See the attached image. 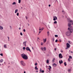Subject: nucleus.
Listing matches in <instances>:
<instances>
[{
  "label": "nucleus",
  "mask_w": 73,
  "mask_h": 73,
  "mask_svg": "<svg viewBox=\"0 0 73 73\" xmlns=\"http://www.w3.org/2000/svg\"><path fill=\"white\" fill-rule=\"evenodd\" d=\"M72 24L73 25V21L71 20L69 22V23H68V31H69L71 33H72L73 32V27L71 25Z\"/></svg>",
  "instance_id": "1"
},
{
  "label": "nucleus",
  "mask_w": 73,
  "mask_h": 73,
  "mask_svg": "<svg viewBox=\"0 0 73 73\" xmlns=\"http://www.w3.org/2000/svg\"><path fill=\"white\" fill-rule=\"evenodd\" d=\"M21 56L24 60H28V56L25 54H21Z\"/></svg>",
  "instance_id": "2"
},
{
  "label": "nucleus",
  "mask_w": 73,
  "mask_h": 73,
  "mask_svg": "<svg viewBox=\"0 0 73 73\" xmlns=\"http://www.w3.org/2000/svg\"><path fill=\"white\" fill-rule=\"evenodd\" d=\"M21 64L22 65V66H25L26 64L24 62V61H21Z\"/></svg>",
  "instance_id": "3"
},
{
  "label": "nucleus",
  "mask_w": 73,
  "mask_h": 73,
  "mask_svg": "<svg viewBox=\"0 0 73 73\" xmlns=\"http://www.w3.org/2000/svg\"><path fill=\"white\" fill-rule=\"evenodd\" d=\"M67 48H66V49H67L68 48H70V45L69 43H67L66 44Z\"/></svg>",
  "instance_id": "4"
},
{
  "label": "nucleus",
  "mask_w": 73,
  "mask_h": 73,
  "mask_svg": "<svg viewBox=\"0 0 73 73\" xmlns=\"http://www.w3.org/2000/svg\"><path fill=\"white\" fill-rule=\"evenodd\" d=\"M66 35L67 36H69L70 35V33L69 31L66 32Z\"/></svg>",
  "instance_id": "5"
},
{
  "label": "nucleus",
  "mask_w": 73,
  "mask_h": 73,
  "mask_svg": "<svg viewBox=\"0 0 73 73\" xmlns=\"http://www.w3.org/2000/svg\"><path fill=\"white\" fill-rule=\"evenodd\" d=\"M59 57L60 58H62L63 57L61 54H59Z\"/></svg>",
  "instance_id": "6"
},
{
  "label": "nucleus",
  "mask_w": 73,
  "mask_h": 73,
  "mask_svg": "<svg viewBox=\"0 0 73 73\" xmlns=\"http://www.w3.org/2000/svg\"><path fill=\"white\" fill-rule=\"evenodd\" d=\"M26 49L27 50H28V51H29V52H31V50L30 49V48H29L28 47H27L26 48Z\"/></svg>",
  "instance_id": "7"
},
{
  "label": "nucleus",
  "mask_w": 73,
  "mask_h": 73,
  "mask_svg": "<svg viewBox=\"0 0 73 73\" xmlns=\"http://www.w3.org/2000/svg\"><path fill=\"white\" fill-rule=\"evenodd\" d=\"M53 18H54L53 19L54 21H55L56 20H57V17H56V16L53 17Z\"/></svg>",
  "instance_id": "8"
},
{
  "label": "nucleus",
  "mask_w": 73,
  "mask_h": 73,
  "mask_svg": "<svg viewBox=\"0 0 73 73\" xmlns=\"http://www.w3.org/2000/svg\"><path fill=\"white\" fill-rule=\"evenodd\" d=\"M67 71L68 72V73H69L70 72H71L72 71V70H71V68H68L67 70Z\"/></svg>",
  "instance_id": "9"
},
{
  "label": "nucleus",
  "mask_w": 73,
  "mask_h": 73,
  "mask_svg": "<svg viewBox=\"0 0 73 73\" xmlns=\"http://www.w3.org/2000/svg\"><path fill=\"white\" fill-rule=\"evenodd\" d=\"M43 42L44 43H45L46 42V38H45V39H43Z\"/></svg>",
  "instance_id": "10"
},
{
  "label": "nucleus",
  "mask_w": 73,
  "mask_h": 73,
  "mask_svg": "<svg viewBox=\"0 0 73 73\" xmlns=\"http://www.w3.org/2000/svg\"><path fill=\"white\" fill-rule=\"evenodd\" d=\"M59 63L60 64H62V63H63V61H62V60H61V61L59 60Z\"/></svg>",
  "instance_id": "11"
},
{
  "label": "nucleus",
  "mask_w": 73,
  "mask_h": 73,
  "mask_svg": "<svg viewBox=\"0 0 73 73\" xmlns=\"http://www.w3.org/2000/svg\"><path fill=\"white\" fill-rule=\"evenodd\" d=\"M3 26H0V30H3Z\"/></svg>",
  "instance_id": "12"
},
{
  "label": "nucleus",
  "mask_w": 73,
  "mask_h": 73,
  "mask_svg": "<svg viewBox=\"0 0 73 73\" xmlns=\"http://www.w3.org/2000/svg\"><path fill=\"white\" fill-rule=\"evenodd\" d=\"M26 42H27L26 41L25 42H24L23 44H24L26 46Z\"/></svg>",
  "instance_id": "13"
},
{
  "label": "nucleus",
  "mask_w": 73,
  "mask_h": 73,
  "mask_svg": "<svg viewBox=\"0 0 73 73\" xmlns=\"http://www.w3.org/2000/svg\"><path fill=\"white\" fill-rule=\"evenodd\" d=\"M18 12V9H17L15 10V13H16Z\"/></svg>",
  "instance_id": "14"
},
{
  "label": "nucleus",
  "mask_w": 73,
  "mask_h": 73,
  "mask_svg": "<svg viewBox=\"0 0 73 73\" xmlns=\"http://www.w3.org/2000/svg\"><path fill=\"white\" fill-rule=\"evenodd\" d=\"M4 47L5 48H7V45L6 44H4Z\"/></svg>",
  "instance_id": "15"
},
{
  "label": "nucleus",
  "mask_w": 73,
  "mask_h": 73,
  "mask_svg": "<svg viewBox=\"0 0 73 73\" xmlns=\"http://www.w3.org/2000/svg\"><path fill=\"white\" fill-rule=\"evenodd\" d=\"M35 70H38V68H37V66H36V67H35Z\"/></svg>",
  "instance_id": "16"
},
{
  "label": "nucleus",
  "mask_w": 73,
  "mask_h": 73,
  "mask_svg": "<svg viewBox=\"0 0 73 73\" xmlns=\"http://www.w3.org/2000/svg\"><path fill=\"white\" fill-rule=\"evenodd\" d=\"M47 36H49V31H47Z\"/></svg>",
  "instance_id": "17"
},
{
  "label": "nucleus",
  "mask_w": 73,
  "mask_h": 73,
  "mask_svg": "<svg viewBox=\"0 0 73 73\" xmlns=\"http://www.w3.org/2000/svg\"><path fill=\"white\" fill-rule=\"evenodd\" d=\"M46 63H47V64H48V63H49V60H47L46 61Z\"/></svg>",
  "instance_id": "18"
},
{
  "label": "nucleus",
  "mask_w": 73,
  "mask_h": 73,
  "mask_svg": "<svg viewBox=\"0 0 73 73\" xmlns=\"http://www.w3.org/2000/svg\"><path fill=\"white\" fill-rule=\"evenodd\" d=\"M0 62H3V59H1V60H0Z\"/></svg>",
  "instance_id": "19"
},
{
  "label": "nucleus",
  "mask_w": 73,
  "mask_h": 73,
  "mask_svg": "<svg viewBox=\"0 0 73 73\" xmlns=\"http://www.w3.org/2000/svg\"><path fill=\"white\" fill-rule=\"evenodd\" d=\"M54 60H55V58H53L52 60L53 62H54Z\"/></svg>",
  "instance_id": "20"
},
{
  "label": "nucleus",
  "mask_w": 73,
  "mask_h": 73,
  "mask_svg": "<svg viewBox=\"0 0 73 73\" xmlns=\"http://www.w3.org/2000/svg\"><path fill=\"white\" fill-rule=\"evenodd\" d=\"M16 3L15 2H14L13 3H12V5H15Z\"/></svg>",
  "instance_id": "21"
},
{
  "label": "nucleus",
  "mask_w": 73,
  "mask_h": 73,
  "mask_svg": "<svg viewBox=\"0 0 73 73\" xmlns=\"http://www.w3.org/2000/svg\"><path fill=\"white\" fill-rule=\"evenodd\" d=\"M41 50H44V48H43L42 47H41Z\"/></svg>",
  "instance_id": "22"
},
{
  "label": "nucleus",
  "mask_w": 73,
  "mask_h": 73,
  "mask_svg": "<svg viewBox=\"0 0 73 73\" xmlns=\"http://www.w3.org/2000/svg\"><path fill=\"white\" fill-rule=\"evenodd\" d=\"M57 21H55L54 22V24H57Z\"/></svg>",
  "instance_id": "23"
},
{
  "label": "nucleus",
  "mask_w": 73,
  "mask_h": 73,
  "mask_svg": "<svg viewBox=\"0 0 73 73\" xmlns=\"http://www.w3.org/2000/svg\"><path fill=\"white\" fill-rule=\"evenodd\" d=\"M23 50H25V47H24L23 48Z\"/></svg>",
  "instance_id": "24"
},
{
  "label": "nucleus",
  "mask_w": 73,
  "mask_h": 73,
  "mask_svg": "<svg viewBox=\"0 0 73 73\" xmlns=\"http://www.w3.org/2000/svg\"><path fill=\"white\" fill-rule=\"evenodd\" d=\"M48 67L49 68V69H52V67L50 66H49Z\"/></svg>",
  "instance_id": "25"
},
{
  "label": "nucleus",
  "mask_w": 73,
  "mask_h": 73,
  "mask_svg": "<svg viewBox=\"0 0 73 73\" xmlns=\"http://www.w3.org/2000/svg\"><path fill=\"white\" fill-rule=\"evenodd\" d=\"M64 66H66L67 64H66V62H64Z\"/></svg>",
  "instance_id": "26"
},
{
  "label": "nucleus",
  "mask_w": 73,
  "mask_h": 73,
  "mask_svg": "<svg viewBox=\"0 0 73 73\" xmlns=\"http://www.w3.org/2000/svg\"><path fill=\"white\" fill-rule=\"evenodd\" d=\"M69 58H72V56H69Z\"/></svg>",
  "instance_id": "27"
},
{
  "label": "nucleus",
  "mask_w": 73,
  "mask_h": 73,
  "mask_svg": "<svg viewBox=\"0 0 73 73\" xmlns=\"http://www.w3.org/2000/svg\"><path fill=\"white\" fill-rule=\"evenodd\" d=\"M55 37H58V35H55Z\"/></svg>",
  "instance_id": "28"
},
{
  "label": "nucleus",
  "mask_w": 73,
  "mask_h": 73,
  "mask_svg": "<svg viewBox=\"0 0 73 73\" xmlns=\"http://www.w3.org/2000/svg\"><path fill=\"white\" fill-rule=\"evenodd\" d=\"M0 55L1 56H3V53L0 54Z\"/></svg>",
  "instance_id": "29"
},
{
  "label": "nucleus",
  "mask_w": 73,
  "mask_h": 73,
  "mask_svg": "<svg viewBox=\"0 0 73 73\" xmlns=\"http://www.w3.org/2000/svg\"><path fill=\"white\" fill-rule=\"evenodd\" d=\"M40 72H42V69H41V68H40Z\"/></svg>",
  "instance_id": "30"
},
{
  "label": "nucleus",
  "mask_w": 73,
  "mask_h": 73,
  "mask_svg": "<svg viewBox=\"0 0 73 73\" xmlns=\"http://www.w3.org/2000/svg\"><path fill=\"white\" fill-rule=\"evenodd\" d=\"M19 2L18 3H21V0H18Z\"/></svg>",
  "instance_id": "31"
},
{
  "label": "nucleus",
  "mask_w": 73,
  "mask_h": 73,
  "mask_svg": "<svg viewBox=\"0 0 73 73\" xmlns=\"http://www.w3.org/2000/svg\"><path fill=\"white\" fill-rule=\"evenodd\" d=\"M17 16H19V13H17Z\"/></svg>",
  "instance_id": "32"
},
{
  "label": "nucleus",
  "mask_w": 73,
  "mask_h": 73,
  "mask_svg": "<svg viewBox=\"0 0 73 73\" xmlns=\"http://www.w3.org/2000/svg\"><path fill=\"white\" fill-rule=\"evenodd\" d=\"M46 47H44V50H46Z\"/></svg>",
  "instance_id": "33"
},
{
  "label": "nucleus",
  "mask_w": 73,
  "mask_h": 73,
  "mask_svg": "<svg viewBox=\"0 0 73 73\" xmlns=\"http://www.w3.org/2000/svg\"><path fill=\"white\" fill-rule=\"evenodd\" d=\"M68 42L69 44H72V42L70 41H68Z\"/></svg>",
  "instance_id": "34"
},
{
  "label": "nucleus",
  "mask_w": 73,
  "mask_h": 73,
  "mask_svg": "<svg viewBox=\"0 0 73 73\" xmlns=\"http://www.w3.org/2000/svg\"><path fill=\"white\" fill-rule=\"evenodd\" d=\"M41 73H44V70H42V72H41Z\"/></svg>",
  "instance_id": "35"
},
{
  "label": "nucleus",
  "mask_w": 73,
  "mask_h": 73,
  "mask_svg": "<svg viewBox=\"0 0 73 73\" xmlns=\"http://www.w3.org/2000/svg\"><path fill=\"white\" fill-rule=\"evenodd\" d=\"M20 35H21V36H23V33H22L21 32L20 33Z\"/></svg>",
  "instance_id": "36"
},
{
  "label": "nucleus",
  "mask_w": 73,
  "mask_h": 73,
  "mask_svg": "<svg viewBox=\"0 0 73 73\" xmlns=\"http://www.w3.org/2000/svg\"><path fill=\"white\" fill-rule=\"evenodd\" d=\"M41 45H43V43L42 42H41Z\"/></svg>",
  "instance_id": "37"
},
{
  "label": "nucleus",
  "mask_w": 73,
  "mask_h": 73,
  "mask_svg": "<svg viewBox=\"0 0 73 73\" xmlns=\"http://www.w3.org/2000/svg\"><path fill=\"white\" fill-rule=\"evenodd\" d=\"M53 65H56H56H56V64L54 63L53 64Z\"/></svg>",
  "instance_id": "38"
},
{
  "label": "nucleus",
  "mask_w": 73,
  "mask_h": 73,
  "mask_svg": "<svg viewBox=\"0 0 73 73\" xmlns=\"http://www.w3.org/2000/svg\"><path fill=\"white\" fill-rule=\"evenodd\" d=\"M58 41V40L57 39H56L55 40L56 42H57Z\"/></svg>",
  "instance_id": "39"
},
{
  "label": "nucleus",
  "mask_w": 73,
  "mask_h": 73,
  "mask_svg": "<svg viewBox=\"0 0 73 73\" xmlns=\"http://www.w3.org/2000/svg\"><path fill=\"white\" fill-rule=\"evenodd\" d=\"M7 38H8V41H9V36H8L7 37Z\"/></svg>",
  "instance_id": "40"
},
{
  "label": "nucleus",
  "mask_w": 73,
  "mask_h": 73,
  "mask_svg": "<svg viewBox=\"0 0 73 73\" xmlns=\"http://www.w3.org/2000/svg\"><path fill=\"white\" fill-rule=\"evenodd\" d=\"M52 41H54V38H52Z\"/></svg>",
  "instance_id": "41"
},
{
  "label": "nucleus",
  "mask_w": 73,
  "mask_h": 73,
  "mask_svg": "<svg viewBox=\"0 0 73 73\" xmlns=\"http://www.w3.org/2000/svg\"><path fill=\"white\" fill-rule=\"evenodd\" d=\"M59 41H60V42H61L62 41H61V39H59Z\"/></svg>",
  "instance_id": "42"
},
{
  "label": "nucleus",
  "mask_w": 73,
  "mask_h": 73,
  "mask_svg": "<svg viewBox=\"0 0 73 73\" xmlns=\"http://www.w3.org/2000/svg\"><path fill=\"white\" fill-rule=\"evenodd\" d=\"M10 29H12V27H11V26H10Z\"/></svg>",
  "instance_id": "43"
},
{
  "label": "nucleus",
  "mask_w": 73,
  "mask_h": 73,
  "mask_svg": "<svg viewBox=\"0 0 73 73\" xmlns=\"http://www.w3.org/2000/svg\"><path fill=\"white\" fill-rule=\"evenodd\" d=\"M35 65H37V63H36L35 64Z\"/></svg>",
  "instance_id": "44"
},
{
  "label": "nucleus",
  "mask_w": 73,
  "mask_h": 73,
  "mask_svg": "<svg viewBox=\"0 0 73 73\" xmlns=\"http://www.w3.org/2000/svg\"><path fill=\"white\" fill-rule=\"evenodd\" d=\"M68 61H70V59L69 58L68 59Z\"/></svg>",
  "instance_id": "45"
},
{
  "label": "nucleus",
  "mask_w": 73,
  "mask_h": 73,
  "mask_svg": "<svg viewBox=\"0 0 73 73\" xmlns=\"http://www.w3.org/2000/svg\"><path fill=\"white\" fill-rule=\"evenodd\" d=\"M41 30H42L41 29H40V28H39V31H41Z\"/></svg>",
  "instance_id": "46"
},
{
  "label": "nucleus",
  "mask_w": 73,
  "mask_h": 73,
  "mask_svg": "<svg viewBox=\"0 0 73 73\" xmlns=\"http://www.w3.org/2000/svg\"><path fill=\"white\" fill-rule=\"evenodd\" d=\"M23 31L24 32H25V29H23Z\"/></svg>",
  "instance_id": "47"
},
{
  "label": "nucleus",
  "mask_w": 73,
  "mask_h": 73,
  "mask_svg": "<svg viewBox=\"0 0 73 73\" xmlns=\"http://www.w3.org/2000/svg\"><path fill=\"white\" fill-rule=\"evenodd\" d=\"M44 29V27L42 28L41 29L42 30H43V29Z\"/></svg>",
  "instance_id": "48"
},
{
  "label": "nucleus",
  "mask_w": 73,
  "mask_h": 73,
  "mask_svg": "<svg viewBox=\"0 0 73 73\" xmlns=\"http://www.w3.org/2000/svg\"><path fill=\"white\" fill-rule=\"evenodd\" d=\"M48 69H49V71H50V68H48Z\"/></svg>",
  "instance_id": "49"
},
{
  "label": "nucleus",
  "mask_w": 73,
  "mask_h": 73,
  "mask_svg": "<svg viewBox=\"0 0 73 73\" xmlns=\"http://www.w3.org/2000/svg\"><path fill=\"white\" fill-rule=\"evenodd\" d=\"M25 17H26V19H28V18H27V16H26Z\"/></svg>",
  "instance_id": "50"
},
{
  "label": "nucleus",
  "mask_w": 73,
  "mask_h": 73,
  "mask_svg": "<svg viewBox=\"0 0 73 73\" xmlns=\"http://www.w3.org/2000/svg\"><path fill=\"white\" fill-rule=\"evenodd\" d=\"M19 30H20V29H21V28L19 27Z\"/></svg>",
  "instance_id": "51"
},
{
  "label": "nucleus",
  "mask_w": 73,
  "mask_h": 73,
  "mask_svg": "<svg viewBox=\"0 0 73 73\" xmlns=\"http://www.w3.org/2000/svg\"><path fill=\"white\" fill-rule=\"evenodd\" d=\"M56 49H56V48H54V50H56Z\"/></svg>",
  "instance_id": "52"
},
{
  "label": "nucleus",
  "mask_w": 73,
  "mask_h": 73,
  "mask_svg": "<svg viewBox=\"0 0 73 73\" xmlns=\"http://www.w3.org/2000/svg\"><path fill=\"white\" fill-rule=\"evenodd\" d=\"M61 52H63V51L62 50H61Z\"/></svg>",
  "instance_id": "53"
},
{
  "label": "nucleus",
  "mask_w": 73,
  "mask_h": 73,
  "mask_svg": "<svg viewBox=\"0 0 73 73\" xmlns=\"http://www.w3.org/2000/svg\"><path fill=\"white\" fill-rule=\"evenodd\" d=\"M71 53H73V52L72 51H71Z\"/></svg>",
  "instance_id": "54"
},
{
  "label": "nucleus",
  "mask_w": 73,
  "mask_h": 73,
  "mask_svg": "<svg viewBox=\"0 0 73 73\" xmlns=\"http://www.w3.org/2000/svg\"><path fill=\"white\" fill-rule=\"evenodd\" d=\"M39 33H41V31H39Z\"/></svg>",
  "instance_id": "55"
},
{
  "label": "nucleus",
  "mask_w": 73,
  "mask_h": 73,
  "mask_svg": "<svg viewBox=\"0 0 73 73\" xmlns=\"http://www.w3.org/2000/svg\"><path fill=\"white\" fill-rule=\"evenodd\" d=\"M48 6H49V7H50V5H49Z\"/></svg>",
  "instance_id": "56"
},
{
  "label": "nucleus",
  "mask_w": 73,
  "mask_h": 73,
  "mask_svg": "<svg viewBox=\"0 0 73 73\" xmlns=\"http://www.w3.org/2000/svg\"><path fill=\"white\" fill-rule=\"evenodd\" d=\"M32 49H33V50L34 49H33V48L32 47Z\"/></svg>",
  "instance_id": "57"
},
{
  "label": "nucleus",
  "mask_w": 73,
  "mask_h": 73,
  "mask_svg": "<svg viewBox=\"0 0 73 73\" xmlns=\"http://www.w3.org/2000/svg\"><path fill=\"white\" fill-rule=\"evenodd\" d=\"M27 24L29 26V24L28 23Z\"/></svg>",
  "instance_id": "58"
},
{
  "label": "nucleus",
  "mask_w": 73,
  "mask_h": 73,
  "mask_svg": "<svg viewBox=\"0 0 73 73\" xmlns=\"http://www.w3.org/2000/svg\"><path fill=\"white\" fill-rule=\"evenodd\" d=\"M24 73H26V72H25V71H24Z\"/></svg>",
  "instance_id": "59"
},
{
  "label": "nucleus",
  "mask_w": 73,
  "mask_h": 73,
  "mask_svg": "<svg viewBox=\"0 0 73 73\" xmlns=\"http://www.w3.org/2000/svg\"><path fill=\"white\" fill-rule=\"evenodd\" d=\"M1 66V64H0V66Z\"/></svg>",
  "instance_id": "60"
},
{
  "label": "nucleus",
  "mask_w": 73,
  "mask_h": 73,
  "mask_svg": "<svg viewBox=\"0 0 73 73\" xmlns=\"http://www.w3.org/2000/svg\"><path fill=\"white\" fill-rule=\"evenodd\" d=\"M21 9H23V7H21Z\"/></svg>",
  "instance_id": "61"
},
{
  "label": "nucleus",
  "mask_w": 73,
  "mask_h": 73,
  "mask_svg": "<svg viewBox=\"0 0 73 73\" xmlns=\"http://www.w3.org/2000/svg\"><path fill=\"white\" fill-rule=\"evenodd\" d=\"M62 12H64V11H62Z\"/></svg>",
  "instance_id": "62"
},
{
  "label": "nucleus",
  "mask_w": 73,
  "mask_h": 73,
  "mask_svg": "<svg viewBox=\"0 0 73 73\" xmlns=\"http://www.w3.org/2000/svg\"><path fill=\"white\" fill-rule=\"evenodd\" d=\"M4 64H5V62H4Z\"/></svg>",
  "instance_id": "63"
},
{
  "label": "nucleus",
  "mask_w": 73,
  "mask_h": 73,
  "mask_svg": "<svg viewBox=\"0 0 73 73\" xmlns=\"http://www.w3.org/2000/svg\"><path fill=\"white\" fill-rule=\"evenodd\" d=\"M38 39H39V38H38Z\"/></svg>",
  "instance_id": "64"
}]
</instances>
